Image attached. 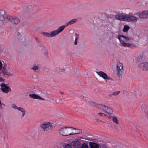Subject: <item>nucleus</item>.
I'll use <instances>...</instances> for the list:
<instances>
[{
	"mask_svg": "<svg viewBox=\"0 0 148 148\" xmlns=\"http://www.w3.org/2000/svg\"><path fill=\"white\" fill-rule=\"evenodd\" d=\"M120 91H116L113 92V95L114 96H116L119 94Z\"/></svg>",
	"mask_w": 148,
	"mask_h": 148,
	"instance_id": "obj_29",
	"label": "nucleus"
},
{
	"mask_svg": "<svg viewBox=\"0 0 148 148\" xmlns=\"http://www.w3.org/2000/svg\"><path fill=\"white\" fill-rule=\"evenodd\" d=\"M77 44V41L76 40H75V42H74V44L75 45H76Z\"/></svg>",
	"mask_w": 148,
	"mask_h": 148,
	"instance_id": "obj_44",
	"label": "nucleus"
},
{
	"mask_svg": "<svg viewBox=\"0 0 148 148\" xmlns=\"http://www.w3.org/2000/svg\"><path fill=\"white\" fill-rule=\"evenodd\" d=\"M1 14L3 18H1V21H4V19L6 18L8 19L9 17H8L7 14V12L4 10H2L1 12Z\"/></svg>",
	"mask_w": 148,
	"mask_h": 148,
	"instance_id": "obj_14",
	"label": "nucleus"
},
{
	"mask_svg": "<svg viewBox=\"0 0 148 148\" xmlns=\"http://www.w3.org/2000/svg\"><path fill=\"white\" fill-rule=\"evenodd\" d=\"M96 73L100 77H102L103 79L105 80L106 82H107L108 80H112L111 78L108 77L107 75L102 71H96Z\"/></svg>",
	"mask_w": 148,
	"mask_h": 148,
	"instance_id": "obj_8",
	"label": "nucleus"
},
{
	"mask_svg": "<svg viewBox=\"0 0 148 148\" xmlns=\"http://www.w3.org/2000/svg\"><path fill=\"white\" fill-rule=\"evenodd\" d=\"M75 40L77 41V40L79 38V35L77 34H75Z\"/></svg>",
	"mask_w": 148,
	"mask_h": 148,
	"instance_id": "obj_35",
	"label": "nucleus"
},
{
	"mask_svg": "<svg viewBox=\"0 0 148 148\" xmlns=\"http://www.w3.org/2000/svg\"><path fill=\"white\" fill-rule=\"evenodd\" d=\"M118 38L119 40L120 41V35H119L118 36Z\"/></svg>",
	"mask_w": 148,
	"mask_h": 148,
	"instance_id": "obj_45",
	"label": "nucleus"
},
{
	"mask_svg": "<svg viewBox=\"0 0 148 148\" xmlns=\"http://www.w3.org/2000/svg\"><path fill=\"white\" fill-rule=\"evenodd\" d=\"M126 91L124 89H122V93L124 95L126 93Z\"/></svg>",
	"mask_w": 148,
	"mask_h": 148,
	"instance_id": "obj_37",
	"label": "nucleus"
},
{
	"mask_svg": "<svg viewBox=\"0 0 148 148\" xmlns=\"http://www.w3.org/2000/svg\"><path fill=\"white\" fill-rule=\"evenodd\" d=\"M70 21L71 22V23L72 24H73L74 23L76 22L77 21V19H73Z\"/></svg>",
	"mask_w": 148,
	"mask_h": 148,
	"instance_id": "obj_36",
	"label": "nucleus"
},
{
	"mask_svg": "<svg viewBox=\"0 0 148 148\" xmlns=\"http://www.w3.org/2000/svg\"><path fill=\"white\" fill-rule=\"evenodd\" d=\"M98 114L100 116H102V114H103V113H101V112H99L98 113Z\"/></svg>",
	"mask_w": 148,
	"mask_h": 148,
	"instance_id": "obj_43",
	"label": "nucleus"
},
{
	"mask_svg": "<svg viewBox=\"0 0 148 148\" xmlns=\"http://www.w3.org/2000/svg\"><path fill=\"white\" fill-rule=\"evenodd\" d=\"M115 128L116 129V130H117V127H115Z\"/></svg>",
	"mask_w": 148,
	"mask_h": 148,
	"instance_id": "obj_50",
	"label": "nucleus"
},
{
	"mask_svg": "<svg viewBox=\"0 0 148 148\" xmlns=\"http://www.w3.org/2000/svg\"><path fill=\"white\" fill-rule=\"evenodd\" d=\"M19 111L22 112V117H23L25 115V110L23 108L21 107H18V110Z\"/></svg>",
	"mask_w": 148,
	"mask_h": 148,
	"instance_id": "obj_20",
	"label": "nucleus"
},
{
	"mask_svg": "<svg viewBox=\"0 0 148 148\" xmlns=\"http://www.w3.org/2000/svg\"><path fill=\"white\" fill-rule=\"evenodd\" d=\"M8 20L12 23L14 25H17L20 22V20L18 17L14 16H9Z\"/></svg>",
	"mask_w": 148,
	"mask_h": 148,
	"instance_id": "obj_9",
	"label": "nucleus"
},
{
	"mask_svg": "<svg viewBox=\"0 0 148 148\" xmlns=\"http://www.w3.org/2000/svg\"><path fill=\"white\" fill-rule=\"evenodd\" d=\"M0 86L2 91L5 93H8L11 91V88L8 86V84L3 83L0 84Z\"/></svg>",
	"mask_w": 148,
	"mask_h": 148,
	"instance_id": "obj_7",
	"label": "nucleus"
},
{
	"mask_svg": "<svg viewBox=\"0 0 148 148\" xmlns=\"http://www.w3.org/2000/svg\"><path fill=\"white\" fill-rule=\"evenodd\" d=\"M63 69H61L60 67H56L55 69V71L57 72H60L62 71Z\"/></svg>",
	"mask_w": 148,
	"mask_h": 148,
	"instance_id": "obj_24",
	"label": "nucleus"
},
{
	"mask_svg": "<svg viewBox=\"0 0 148 148\" xmlns=\"http://www.w3.org/2000/svg\"><path fill=\"white\" fill-rule=\"evenodd\" d=\"M128 17V16L126 15V14L122 13L121 14V20L127 21Z\"/></svg>",
	"mask_w": 148,
	"mask_h": 148,
	"instance_id": "obj_15",
	"label": "nucleus"
},
{
	"mask_svg": "<svg viewBox=\"0 0 148 148\" xmlns=\"http://www.w3.org/2000/svg\"><path fill=\"white\" fill-rule=\"evenodd\" d=\"M5 106V105L3 103H1V102L0 103V108L2 109V106Z\"/></svg>",
	"mask_w": 148,
	"mask_h": 148,
	"instance_id": "obj_38",
	"label": "nucleus"
},
{
	"mask_svg": "<svg viewBox=\"0 0 148 148\" xmlns=\"http://www.w3.org/2000/svg\"><path fill=\"white\" fill-rule=\"evenodd\" d=\"M138 16L142 19L147 18L148 17V12L147 11H143L139 13Z\"/></svg>",
	"mask_w": 148,
	"mask_h": 148,
	"instance_id": "obj_12",
	"label": "nucleus"
},
{
	"mask_svg": "<svg viewBox=\"0 0 148 148\" xmlns=\"http://www.w3.org/2000/svg\"><path fill=\"white\" fill-rule=\"evenodd\" d=\"M7 65L5 64H4V65L2 68V72L4 75L7 76H12V71L9 68H7L6 67Z\"/></svg>",
	"mask_w": 148,
	"mask_h": 148,
	"instance_id": "obj_6",
	"label": "nucleus"
},
{
	"mask_svg": "<svg viewBox=\"0 0 148 148\" xmlns=\"http://www.w3.org/2000/svg\"><path fill=\"white\" fill-rule=\"evenodd\" d=\"M73 128L70 127H66L64 128L60 129L59 130V134L63 136H67L69 135L73 134L71 133V129H73Z\"/></svg>",
	"mask_w": 148,
	"mask_h": 148,
	"instance_id": "obj_4",
	"label": "nucleus"
},
{
	"mask_svg": "<svg viewBox=\"0 0 148 148\" xmlns=\"http://www.w3.org/2000/svg\"><path fill=\"white\" fill-rule=\"evenodd\" d=\"M115 17L116 19L120 20V14H119L115 15Z\"/></svg>",
	"mask_w": 148,
	"mask_h": 148,
	"instance_id": "obj_28",
	"label": "nucleus"
},
{
	"mask_svg": "<svg viewBox=\"0 0 148 148\" xmlns=\"http://www.w3.org/2000/svg\"><path fill=\"white\" fill-rule=\"evenodd\" d=\"M113 95V93L112 94H110L108 95V96L111 97H112Z\"/></svg>",
	"mask_w": 148,
	"mask_h": 148,
	"instance_id": "obj_41",
	"label": "nucleus"
},
{
	"mask_svg": "<svg viewBox=\"0 0 148 148\" xmlns=\"http://www.w3.org/2000/svg\"><path fill=\"white\" fill-rule=\"evenodd\" d=\"M43 34L45 36L47 37H51L50 32V33L47 32H43Z\"/></svg>",
	"mask_w": 148,
	"mask_h": 148,
	"instance_id": "obj_25",
	"label": "nucleus"
},
{
	"mask_svg": "<svg viewBox=\"0 0 148 148\" xmlns=\"http://www.w3.org/2000/svg\"><path fill=\"white\" fill-rule=\"evenodd\" d=\"M113 116H112L111 115H109L108 116V117L109 118H110V119H112V117H113Z\"/></svg>",
	"mask_w": 148,
	"mask_h": 148,
	"instance_id": "obj_42",
	"label": "nucleus"
},
{
	"mask_svg": "<svg viewBox=\"0 0 148 148\" xmlns=\"http://www.w3.org/2000/svg\"><path fill=\"white\" fill-rule=\"evenodd\" d=\"M34 6L31 4H28L27 5L25 11L27 13H31L34 11Z\"/></svg>",
	"mask_w": 148,
	"mask_h": 148,
	"instance_id": "obj_13",
	"label": "nucleus"
},
{
	"mask_svg": "<svg viewBox=\"0 0 148 148\" xmlns=\"http://www.w3.org/2000/svg\"><path fill=\"white\" fill-rule=\"evenodd\" d=\"M31 69L33 70H36L38 69V67L37 66H34L32 67Z\"/></svg>",
	"mask_w": 148,
	"mask_h": 148,
	"instance_id": "obj_27",
	"label": "nucleus"
},
{
	"mask_svg": "<svg viewBox=\"0 0 148 148\" xmlns=\"http://www.w3.org/2000/svg\"><path fill=\"white\" fill-rule=\"evenodd\" d=\"M89 104L91 106H95L100 110H102L105 112L109 114L113 113V111L110 108L103 104H98L94 102L90 101L88 102Z\"/></svg>",
	"mask_w": 148,
	"mask_h": 148,
	"instance_id": "obj_2",
	"label": "nucleus"
},
{
	"mask_svg": "<svg viewBox=\"0 0 148 148\" xmlns=\"http://www.w3.org/2000/svg\"><path fill=\"white\" fill-rule=\"evenodd\" d=\"M66 27L65 25H62V26H60L57 29H56V30L57 31L58 33L59 34Z\"/></svg>",
	"mask_w": 148,
	"mask_h": 148,
	"instance_id": "obj_19",
	"label": "nucleus"
},
{
	"mask_svg": "<svg viewBox=\"0 0 148 148\" xmlns=\"http://www.w3.org/2000/svg\"><path fill=\"white\" fill-rule=\"evenodd\" d=\"M72 147L74 148H77V147L79 145V143L77 140L75 141H72L71 142V144Z\"/></svg>",
	"mask_w": 148,
	"mask_h": 148,
	"instance_id": "obj_16",
	"label": "nucleus"
},
{
	"mask_svg": "<svg viewBox=\"0 0 148 148\" xmlns=\"http://www.w3.org/2000/svg\"><path fill=\"white\" fill-rule=\"evenodd\" d=\"M58 101L59 102L61 101L60 99H59L58 100Z\"/></svg>",
	"mask_w": 148,
	"mask_h": 148,
	"instance_id": "obj_47",
	"label": "nucleus"
},
{
	"mask_svg": "<svg viewBox=\"0 0 148 148\" xmlns=\"http://www.w3.org/2000/svg\"><path fill=\"white\" fill-rule=\"evenodd\" d=\"M12 108L18 110V107H17L15 104H13L12 105Z\"/></svg>",
	"mask_w": 148,
	"mask_h": 148,
	"instance_id": "obj_32",
	"label": "nucleus"
},
{
	"mask_svg": "<svg viewBox=\"0 0 148 148\" xmlns=\"http://www.w3.org/2000/svg\"><path fill=\"white\" fill-rule=\"evenodd\" d=\"M90 147V148H98V145L95 143L90 142L89 143Z\"/></svg>",
	"mask_w": 148,
	"mask_h": 148,
	"instance_id": "obj_17",
	"label": "nucleus"
},
{
	"mask_svg": "<svg viewBox=\"0 0 148 148\" xmlns=\"http://www.w3.org/2000/svg\"><path fill=\"white\" fill-rule=\"evenodd\" d=\"M29 96L30 98L32 99H40L42 100H45L44 99L35 93L30 94Z\"/></svg>",
	"mask_w": 148,
	"mask_h": 148,
	"instance_id": "obj_10",
	"label": "nucleus"
},
{
	"mask_svg": "<svg viewBox=\"0 0 148 148\" xmlns=\"http://www.w3.org/2000/svg\"><path fill=\"white\" fill-rule=\"evenodd\" d=\"M3 64L1 62V61H0V70L2 69L3 68L2 67Z\"/></svg>",
	"mask_w": 148,
	"mask_h": 148,
	"instance_id": "obj_39",
	"label": "nucleus"
},
{
	"mask_svg": "<svg viewBox=\"0 0 148 148\" xmlns=\"http://www.w3.org/2000/svg\"><path fill=\"white\" fill-rule=\"evenodd\" d=\"M81 148H88L87 145L86 143H84L82 145Z\"/></svg>",
	"mask_w": 148,
	"mask_h": 148,
	"instance_id": "obj_33",
	"label": "nucleus"
},
{
	"mask_svg": "<svg viewBox=\"0 0 148 148\" xmlns=\"http://www.w3.org/2000/svg\"><path fill=\"white\" fill-rule=\"evenodd\" d=\"M40 127L45 132H47L52 130V125L49 122H45L40 124Z\"/></svg>",
	"mask_w": 148,
	"mask_h": 148,
	"instance_id": "obj_3",
	"label": "nucleus"
},
{
	"mask_svg": "<svg viewBox=\"0 0 148 148\" xmlns=\"http://www.w3.org/2000/svg\"><path fill=\"white\" fill-rule=\"evenodd\" d=\"M121 66L122 67V68L121 69V75H123L124 74V71L123 69V65L121 63Z\"/></svg>",
	"mask_w": 148,
	"mask_h": 148,
	"instance_id": "obj_30",
	"label": "nucleus"
},
{
	"mask_svg": "<svg viewBox=\"0 0 148 148\" xmlns=\"http://www.w3.org/2000/svg\"><path fill=\"white\" fill-rule=\"evenodd\" d=\"M51 37L55 36L59 34L56 30L51 32H50Z\"/></svg>",
	"mask_w": 148,
	"mask_h": 148,
	"instance_id": "obj_21",
	"label": "nucleus"
},
{
	"mask_svg": "<svg viewBox=\"0 0 148 148\" xmlns=\"http://www.w3.org/2000/svg\"><path fill=\"white\" fill-rule=\"evenodd\" d=\"M135 59L137 62H142L139 64V67L141 69L145 71L148 70V62H144L147 58L144 54H141L137 57H135Z\"/></svg>",
	"mask_w": 148,
	"mask_h": 148,
	"instance_id": "obj_1",
	"label": "nucleus"
},
{
	"mask_svg": "<svg viewBox=\"0 0 148 148\" xmlns=\"http://www.w3.org/2000/svg\"><path fill=\"white\" fill-rule=\"evenodd\" d=\"M20 35V33L19 32H18V34H17V35H18V36H19Z\"/></svg>",
	"mask_w": 148,
	"mask_h": 148,
	"instance_id": "obj_46",
	"label": "nucleus"
},
{
	"mask_svg": "<svg viewBox=\"0 0 148 148\" xmlns=\"http://www.w3.org/2000/svg\"><path fill=\"white\" fill-rule=\"evenodd\" d=\"M122 148H126L124 147H122Z\"/></svg>",
	"mask_w": 148,
	"mask_h": 148,
	"instance_id": "obj_49",
	"label": "nucleus"
},
{
	"mask_svg": "<svg viewBox=\"0 0 148 148\" xmlns=\"http://www.w3.org/2000/svg\"><path fill=\"white\" fill-rule=\"evenodd\" d=\"M121 45L123 47H130L132 45V44L128 43L130 41L129 38L125 36L121 35Z\"/></svg>",
	"mask_w": 148,
	"mask_h": 148,
	"instance_id": "obj_5",
	"label": "nucleus"
},
{
	"mask_svg": "<svg viewBox=\"0 0 148 148\" xmlns=\"http://www.w3.org/2000/svg\"><path fill=\"white\" fill-rule=\"evenodd\" d=\"M5 79H3L2 77H0V82H4L5 81Z\"/></svg>",
	"mask_w": 148,
	"mask_h": 148,
	"instance_id": "obj_40",
	"label": "nucleus"
},
{
	"mask_svg": "<svg viewBox=\"0 0 148 148\" xmlns=\"http://www.w3.org/2000/svg\"><path fill=\"white\" fill-rule=\"evenodd\" d=\"M112 121L116 124H119V120H118L117 118L115 116H114L113 117H112Z\"/></svg>",
	"mask_w": 148,
	"mask_h": 148,
	"instance_id": "obj_22",
	"label": "nucleus"
},
{
	"mask_svg": "<svg viewBox=\"0 0 148 148\" xmlns=\"http://www.w3.org/2000/svg\"><path fill=\"white\" fill-rule=\"evenodd\" d=\"M137 17L133 15H129L128 17L127 21L130 22H136L138 20Z\"/></svg>",
	"mask_w": 148,
	"mask_h": 148,
	"instance_id": "obj_11",
	"label": "nucleus"
},
{
	"mask_svg": "<svg viewBox=\"0 0 148 148\" xmlns=\"http://www.w3.org/2000/svg\"><path fill=\"white\" fill-rule=\"evenodd\" d=\"M104 116H106V114H104Z\"/></svg>",
	"mask_w": 148,
	"mask_h": 148,
	"instance_id": "obj_48",
	"label": "nucleus"
},
{
	"mask_svg": "<svg viewBox=\"0 0 148 148\" xmlns=\"http://www.w3.org/2000/svg\"><path fill=\"white\" fill-rule=\"evenodd\" d=\"M71 24H72V23H71V21H70L67 22V23H66L65 24V25L66 26V27H67V26L71 25Z\"/></svg>",
	"mask_w": 148,
	"mask_h": 148,
	"instance_id": "obj_34",
	"label": "nucleus"
},
{
	"mask_svg": "<svg viewBox=\"0 0 148 148\" xmlns=\"http://www.w3.org/2000/svg\"><path fill=\"white\" fill-rule=\"evenodd\" d=\"M64 148H74L72 147H71V145H70L69 144H68L65 145Z\"/></svg>",
	"mask_w": 148,
	"mask_h": 148,
	"instance_id": "obj_31",
	"label": "nucleus"
},
{
	"mask_svg": "<svg viewBox=\"0 0 148 148\" xmlns=\"http://www.w3.org/2000/svg\"><path fill=\"white\" fill-rule=\"evenodd\" d=\"M1 102V100H0V103Z\"/></svg>",
	"mask_w": 148,
	"mask_h": 148,
	"instance_id": "obj_51",
	"label": "nucleus"
},
{
	"mask_svg": "<svg viewBox=\"0 0 148 148\" xmlns=\"http://www.w3.org/2000/svg\"><path fill=\"white\" fill-rule=\"evenodd\" d=\"M74 129L75 130H76V133H75V134H77L81 133L82 132V131L80 129H75V128H74Z\"/></svg>",
	"mask_w": 148,
	"mask_h": 148,
	"instance_id": "obj_26",
	"label": "nucleus"
},
{
	"mask_svg": "<svg viewBox=\"0 0 148 148\" xmlns=\"http://www.w3.org/2000/svg\"><path fill=\"white\" fill-rule=\"evenodd\" d=\"M120 63L119 62H117V64L116 65V69L117 70V75L120 77Z\"/></svg>",
	"mask_w": 148,
	"mask_h": 148,
	"instance_id": "obj_18",
	"label": "nucleus"
},
{
	"mask_svg": "<svg viewBox=\"0 0 148 148\" xmlns=\"http://www.w3.org/2000/svg\"><path fill=\"white\" fill-rule=\"evenodd\" d=\"M130 27L128 25H125L124 26V28L123 29V31L124 32H126L130 29Z\"/></svg>",
	"mask_w": 148,
	"mask_h": 148,
	"instance_id": "obj_23",
	"label": "nucleus"
}]
</instances>
